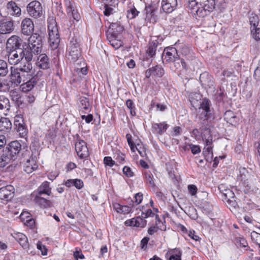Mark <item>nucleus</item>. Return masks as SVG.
<instances>
[{
    "mask_svg": "<svg viewBox=\"0 0 260 260\" xmlns=\"http://www.w3.org/2000/svg\"><path fill=\"white\" fill-rule=\"evenodd\" d=\"M218 0H189L187 8L190 13L204 17L212 12Z\"/></svg>",
    "mask_w": 260,
    "mask_h": 260,
    "instance_id": "f257e3e1",
    "label": "nucleus"
},
{
    "mask_svg": "<svg viewBox=\"0 0 260 260\" xmlns=\"http://www.w3.org/2000/svg\"><path fill=\"white\" fill-rule=\"evenodd\" d=\"M48 22V31L49 43L52 49L57 48L60 42L59 35L55 20L53 18H49Z\"/></svg>",
    "mask_w": 260,
    "mask_h": 260,
    "instance_id": "f03ea898",
    "label": "nucleus"
},
{
    "mask_svg": "<svg viewBox=\"0 0 260 260\" xmlns=\"http://www.w3.org/2000/svg\"><path fill=\"white\" fill-rule=\"evenodd\" d=\"M26 11L29 16L35 19L43 17L45 13L42 4L38 1L30 2L26 6Z\"/></svg>",
    "mask_w": 260,
    "mask_h": 260,
    "instance_id": "7ed1b4c3",
    "label": "nucleus"
},
{
    "mask_svg": "<svg viewBox=\"0 0 260 260\" xmlns=\"http://www.w3.org/2000/svg\"><path fill=\"white\" fill-rule=\"evenodd\" d=\"M36 75V72H18L17 69L11 70V80L16 85L20 84L22 82L28 80Z\"/></svg>",
    "mask_w": 260,
    "mask_h": 260,
    "instance_id": "20e7f679",
    "label": "nucleus"
},
{
    "mask_svg": "<svg viewBox=\"0 0 260 260\" xmlns=\"http://www.w3.org/2000/svg\"><path fill=\"white\" fill-rule=\"evenodd\" d=\"M68 57L72 61H76L81 56L80 45L76 38H72L70 41L68 50Z\"/></svg>",
    "mask_w": 260,
    "mask_h": 260,
    "instance_id": "39448f33",
    "label": "nucleus"
},
{
    "mask_svg": "<svg viewBox=\"0 0 260 260\" xmlns=\"http://www.w3.org/2000/svg\"><path fill=\"white\" fill-rule=\"evenodd\" d=\"M210 101L207 99H204L199 108V117L205 123L211 117Z\"/></svg>",
    "mask_w": 260,
    "mask_h": 260,
    "instance_id": "423d86ee",
    "label": "nucleus"
},
{
    "mask_svg": "<svg viewBox=\"0 0 260 260\" xmlns=\"http://www.w3.org/2000/svg\"><path fill=\"white\" fill-rule=\"evenodd\" d=\"M42 37L37 33L31 34L28 39V46L34 49L35 54H39L42 50Z\"/></svg>",
    "mask_w": 260,
    "mask_h": 260,
    "instance_id": "0eeeda50",
    "label": "nucleus"
},
{
    "mask_svg": "<svg viewBox=\"0 0 260 260\" xmlns=\"http://www.w3.org/2000/svg\"><path fill=\"white\" fill-rule=\"evenodd\" d=\"M41 76L42 72L38 71L35 77L28 79V80H25L24 82H22L20 86L21 90L23 92H26L32 90L37 85Z\"/></svg>",
    "mask_w": 260,
    "mask_h": 260,
    "instance_id": "6e6552de",
    "label": "nucleus"
},
{
    "mask_svg": "<svg viewBox=\"0 0 260 260\" xmlns=\"http://www.w3.org/2000/svg\"><path fill=\"white\" fill-rule=\"evenodd\" d=\"M21 149V143L18 141H14L10 142L4 150L14 160Z\"/></svg>",
    "mask_w": 260,
    "mask_h": 260,
    "instance_id": "1a4fd4ad",
    "label": "nucleus"
},
{
    "mask_svg": "<svg viewBox=\"0 0 260 260\" xmlns=\"http://www.w3.org/2000/svg\"><path fill=\"white\" fill-rule=\"evenodd\" d=\"M14 29V21L13 19H3L0 20V35L10 34Z\"/></svg>",
    "mask_w": 260,
    "mask_h": 260,
    "instance_id": "9d476101",
    "label": "nucleus"
},
{
    "mask_svg": "<svg viewBox=\"0 0 260 260\" xmlns=\"http://www.w3.org/2000/svg\"><path fill=\"white\" fill-rule=\"evenodd\" d=\"M75 150L78 156L80 158H84L88 156L89 151L86 142L78 139L75 143Z\"/></svg>",
    "mask_w": 260,
    "mask_h": 260,
    "instance_id": "9b49d317",
    "label": "nucleus"
},
{
    "mask_svg": "<svg viewBox=\"0 0 260 260\" xmlns=\"http://www.w3.org/2000/svg\"><path fill=\"white\" fill-rule=\"evenodd\" d=\"M5 10L7 15L14 17H19L21 15V9L14 1L8 2L5 6Z\"/></svg>",
    "mask_w": 260,
    "mask_h": 260,
    "instance_id": "f8f14e48",
    "label": "nucleus"
},
{
    "mask_svg": "<svg viewBox=\"0 0 260 260\" xmlns=\"http://www.w3.org/2000/svg\"><path fill=\"white\" fill-rule=\"evenodd\" d=\"M34 30V24L32 20L29 18H25L21 23V32L25 36L32 34Z\"/></svg>",
    "mask_w": 260,
    "mask_h": 260,
    "instance_id": "ddd939ff",
    "label": "nucleus"
},
{
    "mask_svg": "<svg viewBox=\"0 0 260 260\" xmlns=\"http://www.w3.org/2000/svg\"><path fill=\"white\" fill-rule=\"evenodd\" d=\"M196 58H194L192 59V61H189V62L186 63L184 59L180 58L179 57L172 62H173L175 71L180 72L183 69L185 70L191 69L190 66H193V63L196 61Z\"/></svg>",
    "mask_w": 260,
    "mask_h": 260,
    "instance_id": "4468645a",
    "label": "nucleus"
},
{
    "mask_svg": "<svg viewBox=\"0 0 260 260\" xmlns=\"http://www.w3.org/2000/svg\"><path fill=\"white\" fill-rule=\"evenodd\" d=\"M22 42L21 38L17 35H13L10 37L6 43V49L17 50L20 48Z\"/></svg>",
    "mask_w": 260,
    "mask_h": 260,
    "instance_id": "2eb2a0df",
    "label": "nucleus"
},
{
    "mask_svg": "<svg viewBox=\"0 0 260 260\" xmlns=\"http://www.w3.org/2000/svg\"><path fill=\"white\" fill-rule=\"evenodd\" d=\"M15 189L12 185H7L0 188V199L8 201L11 200L14 196Z\"/></svg>",
    "mask_w": 260,
    "mask_h": 260,
    "instance_id": "dca6fc26",
    "label": "nucleus"
},
{
    "mask_svg": "<svg viewBox=\"0 0 260 260\" xmlns=\"http://www.w3.org/2000/svg\"><path fill=\"white\" fill-rule=\"evenodd\" d=\"M7 51L8 61L10 64H17L22 60L21 52L18 53L16 50H8Z\"/></svg>",
    "mask_w": 260,
    "mask_h": 260,
    "instance_id": "f3484780",
    "label": "nucleus"
},
{
    "mask_svg": "<svg viewBox=\"0 0 260 260\" xmlns=\"http://www.w3.org/2000/svg\"><path fill=\"white\" fill-rule=\"evenodd\" d=\"M124 223L126 226L143 228L146 225L147 221L142 216H137L131 219L126 220Z\"/></svg>",
    "mask_w": 260,
    "mask_h": 260,
    "instance_id": "a211bd4d",
    "label": "nucleus"
},
{
    "mask_svg": "<svg viewBox=\"0 0 260 260\" xmlns=\"http://www.w3.org/2000/svg\"><path fill=\"white\" fill-rule=\"evenodd\" d=\"M65 3L68 16L72 17L74 19L78 21L80 16L74 4L70 2V0H65Z\"/></svg>",
    "mask_w": 260,
    "mask_h": 260,
    "instance_id": "6ab92c4d",
    "label": "nucleus"
},
{
    "mask_svg": "<svg viewBox=\"0 0 260 260\" xmlns=\"http://www.w3.org/2000/svg\"><path fill=\"white\" fill-rule=\"evenodd\" d=\"M165 59L167 62H173L179 57L177 49L174 47H167L164 49Z\"/></svg>",
    "mask_w": 260,
    "mask_h": 260,
    "instance_id": "aec40b11",
    "label": "nucleus"
},
{
    "mask_svg": "<svg viewBox=\"0 0 260 260\" xmlns=\"http://www.w3.org/2000/svg\"><path fill=\"white\" fill-rule=\"evenodd\" d=\"M177 6V0H162L161 2V8L165 13L172 12L175 10Z\"/></svg>",
    "mask_w": 260,
    "mask_h": 260,
    "instance_id": "412c9836",
    "label": "nucleus"
},
{
    "mask_svg": "<svg viewBox=\"0 0 260 260\" xmlns=\"http://www.w3.org/2000/svg\"><path fill=\"white\" fill-rule=\"evenodd\" d=\"M36 64L40 69L43 70L49 69L50 66L49 58L45 54H40L38 57Z\"/></svg>",
    "mask_w": 260,
    "mask_h": 260,
    "instance_id": "4be33fe9",
    "label": "nucleus"
},
{
    "mask_svg": "<svg viewBox=\"0 0 260 260\" xmlns=\"http://www.w3.org/2000/svg\"><path fill=\"white\" fill-rule=\"evenodd\" d=\"M38 168L36 160L33 158L28 159L24 164V170L27 173H30Z\"/></svg>",
    "mask_w": 260,
    "mask_h": 260,
    "instance_id": "5701e85b",
    "label": "nucleus"
},
{
    "mask_svg": "<svg viewBox=\"0 0 260 260\" xmlns=\"http://www.w3.org/2000/svg\"><path fill=\"white\" fill-rule=\"evenodd\" d=\"M169 260H181L182 251L179 248L170 249L166 254Z\"/></svg>",
    "mask_w": 260,
    "mask_h": 260,
    "instance_id": "b1692460",
    "label": "nucleus"
},
{
    "mask_svg": "<svg viewBox=\"0 0 260 260\" xmlns=\"http://www.w3.org/2000/svg\"><path fill=\"white\" fill-rule=\"evenodd\" d=\"M224 120L230 124L235 125L238 122V118L231 110H227L224 114Z\"/></svg>",
    "mask_w": 260,
    "mask_h": 260,
    "instance_id": "393cba45",
    "label": "nucleus"
},
{
    "mask_svg": "<svg viewBox=\"0 0 260 260\" xmlns=\"http://www.w3.org/2000/svg\"><path fill=\"white\" fill-rule=\"evenodd\" d=\"M11 121L7 118H2L0 119V131L3 133L8 132L12 128Z\"/></svg>",
    "mask_w": 260,
    "mask_h": 260,
    "instance_id": "a878e982",
    "label": "nucleus"
},
{
    "mask_svg": "<svg viewBox=\"0 0 260 260\" xmlns=\"http://www.w3.org/2000/svg\"><path fill=\"white\" fill-rule=\"evenodd\" d=\"M64 185L68 187L75 186L77 189H80L83 186L84 183L81 179H68L64 183Z\"/></svg>",
    "mask_w": 260,
    "mask_h": 260,
    "instance_id": "bb28decb",
    "label": "nucleus"
},
{
    "mask_svg": "<svg viewBox=\"0 0 260 260\" xmlns=\"http://www.w3.org/2000/svg\"><path fill=\"white\" fill-rule=\"evenodd\" d=\"M168 127V125L163 122L159 123H154L152 124V128L154 133L159 135L164 134Z\"/></svg>",
    "mask_w": 260,
    "mask_h": 260,
    "instance_id": "cd10ccee",
    "label": "nucleus"
},
{
    "mask_svg": "<svg viewBox=\"0 0 260 260\" xmlns=\"http://www.w3.org/2000/svg\"><path fill=\"white\" fill-rule=\"evenodd\" d=\"M14 238L23 248L26 249L28 247L27 238L24 234L18 233L15 234Z\"/></svg>",
    "mask_w": 260,
    "mask_h": 260,
    "instance_id": "c85d7f7f",
    "label": "nucleus"
},
{
    "mask_svg": "<svg viewBox=\"0 0 260 260\" xmlns=\"http://www.w3.org/2000/svg\"><path fill=\"white\" fill-rule=\"evenodd\" d=\"M21 56H22V59L25 58V59L27 61H30L33 57L34 49L30 48L28 46L27 48H24L20 51Z\"/></svg>",
    "mask_w": 260,
    "mask_h": 260,
    "instance_id": "c756f323",
    "label": "nucleus"
},
{
    "mask_svg": "<svg viewBox=\"0 0 260 260\" xmlns=\"http://www.w3.org/2000/svg\"><path fill=\"white\" fill-rule=\"evenodd\" d=\"M10 103L8 98L0 95V111H8L10 109Z\"/></svg>",
    "mask_w": 260,
    "mask_h": 260,
    "instance_id": "7c9ffc66",
    "label": "nucleus"
},
{
    "mask_svg": "<svg viewBox=\"0 0 260 260\" xmlns=\"http://www.w3.org/2000/svg\"><path fill=\"white\" fill-rule=\"evenodd\" d=\"M51 188L49 187V183L47 181L44 182L38 188V194H46L50 196L51 193Z\"/></svg>",
    "mask_w": 260,
    "mask_h": 260,
    "instance_id": "2f4dec72",
    "label": "nucleus"
},
{
    "mask_svg": "<svg viewBox=\"0 0 260 260\" xmlns=\"http://www.w3.org/2000/svg\"><path fill=\"white\" fill-rule=\"evenodd\" d=\"M225 186L224 184H220L218 186V189L220 192L222 193L223 196L225 197V199L229 200L231 199L234 198V192L229 188L225 189Z\"/></svg>",
    "mask_w": 260,
    "mask_h": 260,
    "instance_id": "473e14b6",
    "label": "nucleus"
},
{
    "mask_svg": "<svg viewBox=\"0 0 260 260\" xmlns=\"http://www.w3.org/2000/svg\"><path fill=\"white\" fill-rule=\"evenodd\" d=\"M203 139L205 141L206 144L205 147L208 152L209 153L210 152L212 153V136L210 134V133L208 132L207 135H205Z\"/></svg>",
    "mask_w": 260,
    "mask_h": 260,
    "instance_id": "72a5a7b5",
    "label": "nucleus"
},
{
    "mask_svg": "<svg viewBox=\"0 0 260 260\" xmlns=\"http://www.w3.org/2000/svg\"><path fill=\"white\" fill-rule=\"evenodd\" d=\"M12 159H13L7 153H5L4 150L3 153L0 154V168L5 167Z\"/></svg>",
    "mask_w": 260,
    "mask_h": 260,
    "instance_id": "f704fd0d",
    "label": "nucleus"
},
{
    "mask_svg": "<svg viewBox=\"0 0 260 260\" xmlns=\"http://www.w3.org/2000/svg\"><path fill=\"white\" fill-rule=\"evenodd\" d=\"M16 69L18 70V72H28V73L30 72H36L30 61H27L21 64L19 67Z\"/></svg>",
    "mask_w": 260,
    "mask_h": 260,
    "instance_id": "c9c22d12",
    "label": "nucleus"
},
{
    "mask_svg": "<svg viewBox=\"0 0 260 260\" xmlns=\"http://www.w3.org/2000/svg\"><path fill=\"white\" fill-rule=\"evenodd\" d=\"M36 203L44 208H48L51 206V202L43 198L40 197L39 196H36L34 199Z\"/></svg>",
    "mask_w": 260,
    "mask_h": 260,
    "instance_id": "e433bc0d",
    "label": "nucleus"
},
{
    "mask_svg": "<svg viewBox=\"0 0 260 260\" xmlns=\"http://www.w3.org/2000/svg\"><path fill=\"white\" fill-rule=\"evenodd\" d=\"M148 206V204H146L145 206H143L140 207V210L141 211V216L144 218L153 217L155 215L151 209L147 208Z\"/></svg>",
    "mask_w": 260,
    "mask_h": 260,
    "instance_id": "4c0bfd02",
    "label": "nucleus"
},
{
    "mask_svg": "<svg viewBox=\"0 0 260 260\" xmlns=\"http://www.w3.org/2000/svg\"><path fill=\"white\" fill-rule=\"evenodd\" d=\"M108 40L111 45L115 49H118L123 45L122 42L120 40H117L114 34H111L110 37H108Z\"/></svg>",
    "mask_w": 260,
    "mask_h": 260,
    "instance_id": "58836bf2",
    "label": "nucleus"
},
{
    "mask_svg": "<svg viewBox=\"0 0 260 260\" xmlns=\"http://www.w3.org/2000/svg\"><path fill=\"white\" fill-rule=\"evenodd\" d=\"M8 73L9 69L7 61L0 59V77H5Z\"/></svg>",
    "mask_w": 260,
    "mask_h": 260,
    "instance_id": "ea45409f",
    "label": "nucleus"
},
{
    "mask_svg": "<svg viewBox=\"0 0 260 260\" xmlns=\"http://www.w3.org/2000/svg\"><path fill=\"white\" fill-rule=\"evenodd\" d=\"M78 105L81 109L88 110L90 106L88 99L84 96L80 98Z\"/></svg>",
    "mask_w": 260,
    "mask_h": 260,
    "instance_id": "a19ab883",
    "label": "nucleus"
},
{
    "mask_svg": "<svg viewBox=\"0 0 260 260\" xmlns=\"http://www.w3.org/2000/svg\"><path fill=\"white\" fill-rule=\"evenodd\" d=\"M157 46V43L154 42H152L149 44L147 53L150 57H152L155 55Z\"/></svg>",
    "mask_w": 260,
    "mask_h": 260,
    "instance_id": "79ce46f5",
    "label": "nucleus"
},
{
    "mask_svg": "<svg viewBox=\"0 0 260 260\" xmlns=\"http://www.w3.org/2000/svg\"><path fill=\"white\" fill-rule=\"evenodd\" d=\"M259 21L258 16L255 13H251L249 16V22L251 25L250 28L258 26Z\"/></svg>",
    "mask_w": 260,
    "mask_h": 260,
    "instance_id": "37998d69",
    "label": "nucleus"
},
{
    "mask_svg": "<svg viewBox=\"0 0 260 260\" xmlns=\"http://www.w3.org/2000/svg\"><path fill=\"white\" fill-rule=\"evenodd\" d=\"M145 176L146 182L151 186V187H155V184L154 182V179L153 175L150 172V171H146L145 173Z\"/></svg>",
    "mask_w": 260,
    "mask_h": 260,
    "instance_id": "c03bdc74",
    "label": "nucleus"
},
{
    "mask_svg": "<svg viewBox=\"0 0 260 260\" xmlns=\"http://www.w3.org/2000/svg\"><path fill=\"white\" fill-rule=\"evenodd\" d=\"M153 75L161 77L164 74V70L163 68L159 66H156L154 67L151 68Z\"/></svg>",
    "mask_w": 260,
    "mask_h": 260,
    "instance_id": "a18cd8bd",
    "label": "nucleus"
},
{
    "mask_svg": "<svg viewBox=\"0 0 260 260\" xmlns=\"http://www.w3.org/2000/svg\"><path fill=\"white\" fill-rule=\"evenodd\" d=\"M250 29L253 38L257 41H260V27L256 26L255 28H251Z\"/></svg>",
    "mask_w": 260,
    "mask_h": 260,
    "instance_id": "49530a36",
    "label": "nucleus"
},
{
    "mask_svg": "<svg viewBox=\"0 0 260 260\" xmlns=\"http://www.w3.org/2000/svg\"><path fill=\"white\" fill-rule=\"evenodd\" d=\"M14 124L16 127L24 124L23 117L21 115H17L14 117Z\"/></svg>",
    "mask_w": 260,
    "mask_h": 260,
    "instance_id": "de8ad7c7",
    "label": "nucleus"
},
{
    "mask_svg": "<svg viewBox=\"0 0 260 260\" xmlns=\"http://www.w3.org/2000/svg\"><path fill=\"white\" fill-rule=\"evenodd\" d=\"M126 138L128 145L131 148V150L132 152H135L136 144L132 141V136L130 134H127L126 135Z\"/></svg>",
    "mask_w": 260,
    "mask_h": 260,
    "instance_id": "09e8293b",
    "label": "nucleus"
},
{
    "mask_svg": "<svg viewBox=\"0 0 260 260\" xmlns=\"http://www.w3.org/2000/svg\"><path fill=\"white\" fill-rule=\"evenodd\" d=\"M15 129H16L17 132L19 133L20 137L23 138L26 136L27 134V129L24 124L16 127Z\"/></svg>",
    "mask_w": 260,
    "mask_h": 260,
    "instance_id": "8fccbe9b",
    "label": "nucleus"
},
{
    "mask_svg": "<svg viewBox=\"0 0 260 260\" xmlns=\"http://www.w3.org/2000/svg\"><path fill=\"white\" fill-rule=\"evenodd\" d=\"M139 12L134 7L127 11V17L129 19H133L138 15Z\"/></svg>",
    "mask_w": 260,
    "mask_h": 260,
    "instance_id": "3c124183",
    "label": "nucleus"
},
{
    "mask_svg": "<svg viewBox=\"0 0 260 260\" xmlns=\"http://www.w3.org/2000/svg\"><path fill=\"white\" fill-rule=\"evenodd\" d=\"M126 105L127 108L130 110L131 115L132 116L135 115L136 112L133 102L131 100H128L126 102Z\"/></svg>",
    "mask_w": 260,
    "mask_h": 260,
    "instance_id": "603ef678",
    "label": "nucleus"
},
{
    "mask_svg": "<svg viewBox=\"0 0 260 260\" xmlns=\"http://www.w3.org/2000/svg\"><path fill=\"white\" fill-rule=\"evenodd\" d=\"M136 150L138 151L139 154L142 157H144L146 155L145 148H144V147L142 146V145H140L139 144H137V145H136L135 151Z\"/></svg>",
    "mask_w": 260,
    "mask_h": 260,
    "instance_id": "864d4df0",
    "label": "nucleus"
},
{
    "mask_svg": "<svg viewBox=\"0 0 260 260\" xmlns=\"http://www.w3.org/2000/svg\"><path fill=\"white\" fill-rule=\"evenodd\" d=\"M189 147L191 150V153L194 155L198 154L201 151V148L199 145L190 144Z\"/></svg>",
    "mask_w": 260,
    "mask_h": 260,
    "instance_id": "5fc2aeb1",
    "label": "nucleus"
},
{
    "mask_svg": "<svg viewBox=\"0 0 260 260\" xmlns=\"http://www.w3.org/2000/svg\"><path fill=\"white\" fill-rule=\"evenodd\" d=\"M104 163L106 166L112 167L115 165V161L110 156H105L104 158Z\"/></svg>",
    "mask_w": 260,
    "mask_h": 260,
    "instance_id": "6e6d98bb",
    "label": "nucleus"
},
{
    "mask_svg": "<svg viewBox=\"0 0 260 260\" xmlns=\"http://www.w3.org/2000/svg\"><path fill=\"white\" fill-rule=\"evenodd\" d=\"M37 247L41 251V253L43 255H46L47 254V249L46 246L41 242H38L37 244Z\"/></svg>",
    "mask_w": 260,
    "mask_h": 260,
    "instance_id": "4d7b16f0",
    "label": "nucleus"
},
{
    "mask_svg": "<svg viewBox=\"0 0 260 260\" xmlns=\"http://www.w3.org/2000/svg\"><path fill=\"white\" fill-rule=\"evenodd\" d=\"M123 172L127 177H131L134 176V173L129 167H124L123 168Z\"/></svg>",
    "mask_w": 260,
    "mask_h": 260,
    "instance_id": "13d9d810",
    "label": "nucleus"
},
{
    "mask_svg": "<svg viewBox=\"0 0 260 260\" xmlns=\"http://www.w3.org/2000/svg\"><path fill=\"white\" fill-rule=\"evenodd\" d=\"M143 195L141 192H138L135 196V203L137 205L140 204L143 201Z\"/></svg>",
    "mask_w": 260,
    "mask_h": 260,
    "instance_id": "bf43d9fd",
    "label": "nucleus"
},
{
    "mask_svg": "<svg viewBox=\"0 0 260 260\" xmlns=\"http://www.w3.org/2000/svg\"><path fill=\"white\" fill-rule=\"evenodd\" d=\"M253 77L256 81H260V62L254 70Z\"/></svg>",
    "mask_w": 260,
    "mask_h": 260,
    "instance_id": "052dcab7",
    "label": "nucleus"
},
{
    "mask_svg": "<svg viewBox=\"0 0 260 260\" xmlns=\"http://www.w3.org/2000/svg\"><path fill=\"white\" fill-rule=\"evenodd\" d=\"M188 191L191 196H194L197 192V187L196 185L193 184L189 185L187 187Z\"/></svg>",
    "mask_w": 260,
    "mask_h": 260,
    "instance_id": "680f3d73",
    "label": "nucleus"
},
{
    "mask_svg": "<svg viewBox=\"0 0 260 260\" xmlns=\"http://www.w3.org/2000/svg\"><path fill=\"white\" fill-rule=\"evenodd\" d=\"M122 211H121V214H128L132 212V207L128 206H122L121 205Z\"/></svg>",
    "mask_w": 260,
    "mask_h": 260,
    "instance_id": "e2e57ef3",
    "label": "nucleus"
},
{
    "mask_svg": "<svg viewBox=\"0 0 260 260\" xmlns=\"http://www.w3.org/2000/svg\"><path fill=\"white\" fill-rule=\"evenodd\" d=\"M113 11V9L109 7L108 5L105 6V11H104V15L108 16L110 15Z\"/></svg>",
    "mask_w": 260,
    "mask_h": 260,
    "instance_id": "0e129e2a",
    "label": "nucleus"
},
{
    "mask_svg": "<svg viewBox=\"0 0 260 260\" xmlns=\"http://www.w3.org/2000/svg\"><path fill=\"white\" fill-rule=\"evenodd\" d=\"M149 239H150L149 238L146 237L141 240V248L144 249L146 247Z\"/></svg>",
    "mask_w": 260,
    "mask_h": 260,
    "instance_id": "69168bd1",
    "label": "nucleus"
},
{
    "mask_svg": "<svg viewBox=\"0 0 260 260\" xmlns=\"http://www.w3.org/2000/svg\"><path fill=\"white\" fill-rule=\"evenodd\" d=\"M116 159L119 164H123L124 161V155L123 153H118Z\"/></svg>",
    "mask_w": 260,
    "mask_h": 260,
    "instance_id": "338daca9",
    "label": "nucleus"
},
{
    "mask_svg": "<svg viewBox=\"0 0 260 260\" xmlns=\"http://www.w3.org/2000/svg\"><path fill=\"white\" fill-rule=\"evenodd\" d=\"M226 202L231 207L236 208L238 207V204L234 199V198L232 199V200L230 199L229 200H226Z\"/></svg>",
    "mask_w": 260,
    "mask_h": 260,
    "instance_id": "774afa93",
    "label": "nucleus"
}]
</instances>
